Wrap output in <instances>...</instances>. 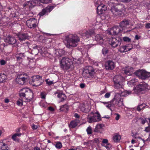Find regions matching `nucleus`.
<instances>
[{
  "mask_svg": "<svg viewBox=\"0 0 150 150\" xmlns=\"http://www.w3.org/2000/svg\"><path fill=\"white\" fill-rule=\"evenodd\" d=\"M65 37L67 41L66 46L67 47L70 48L71 47H76L78 45L80 39L77 35L70 34Z\"/></svg>",
  "mask_w": 150,
  "mask_h": 150,
  "instance_id": "obj_1",
  "label": "nucleus"
},
{
  "mask_svg": "<svg viewBox=\"0 0 150 150\" xmlns=\"http://www.w3.org/2000/svg\"><path fill=\"white\" fill-rule=\"evenodd\" d=\"M61 68L64 71H67L69 69H72L74 67L72 60L67 57H62L60 61Z\"/></svg>",
  "mask_w": 150,
  "mask_h": 150,
  "instance_id": "obj_2",
  "label": "nucleus"
},
{
  "mask_svg": "<svg viewBox=\"0 0 150 150\" xmlns=\"http://www.w3.org/2000/svg\"><path fill=\"white\" fill-rule=\"evenodd\" d=\"M20 96L22 99H24L25 102H30L33 98V93L29 89L23 88L20 90Z\"/></svg>",
  "mask_w": 150,
  "mask_h": 150,
  "instance_id": "obj_3",
  "label": "nucleus"
},
{
  "mask_svg": "<svg viewBox=\"0 0 150 150\" xmlns=\"http://www.w3.org/2000/svg\"><path fill=\"white\" fill-rule=\"evenodd\" d=\"M88 122L89 123H92L98 122L101 120L100 115L98 112L93 113L92 112L90 115L87 117Z\"/></svg>",
  "mask_w": 150,
  "mask_h": 150,
  "instance_id": "obj_4",
  "label": "nucleus"
},
{
  "mask_svg": "<svg viewBox=\"0 0 150 150\" xmlns=\"http://www.w3.org/2000/svg\"><path fill=\"white\" fill-rule=\"evenodd\" d=\"M51 1V0H32L28 1L27 4H24V6H28L29 8H32L34 6L38 5L40 2L47 4Z\"/></svg>",
  "mask_w": 150,
  "mask_h": 150,
  "instance_id": "obj_5",
  "label": "nucleus"
},
{
  "mask_svg": "<svg viewBox=\"0 0 150 150\" xmlns=\"http://www.w3.org/2000/svg\"><path fill=\"white\" fill-rule=\"evenodd\" d=\"M30 83L33 86H37L42 85L44 82L42 77L39 75L33 76Z\"/></svg>",
  "mask_w": 150,
  "mask_h": 150,
  "instance_id": "obj_6",
  "label": "nucleus"
},
{
  "mask_svg": "<svg viewBox=\"0 0 150 150\" xmlns=\"http://www.w3.org/2000/svg\"><path fill=\"white\" fill-rule=\"evenodd\" d=\"M134 74L139 78L143 79L150 76V72H147L144 70H137L134 73Z\"/></svg>",
  "mask_w": 150,
  "mask_h": 150,
  "instance_id": "obj_7",
  "label": "nucleus"
},
{
  "mask_svg": "<svg viewBox=\"0 0 150 150\" xmlns=\"http://www.w3.org/2000/svg\"><path fill=\"white\" fill-rule=\"evenodd\" d=\"M123 79V78L120 75H117L114 77L113 80L115 85V86L116 88H119L122 87V82Z\"/></svg>",
  "mask_w": 150,
  "mask_h": 150,
  "instance_id": "obj_8",
  "label": "nucleus"
},
{
  "mask_svg": "<svg viewBox=\"0 0 150 150\" xmlns=\"http://www.w3.org/2000/svg\"><path fill=\"white\" fill-rule=\"evenodd\" d=\"M147 87V85L146 84H140L138 85L133 88L134 91L133 93L134 92L136 94H140L141 93L142 91L145 90Z\"/></svg>",
  "mask_w": 150,
  "mask_h": 150,
  "instance_id": "obj_9",
  "label": "nucleus"
},
{
  "mask_svg": "<svg viewBox=\"0 0 150 150\" xmlns=\"http://www.w3.org/2000/svg\"><path fill=\"white\" fill-rule=\"evenodd\" d=\"M121 41V39L119 37L112 38L110 41V44L112 47L115 48L120 45Z\"/></svg>",
  "mask_w": 150,
  "mask_h": 150,
  "instance_id": "obj_10",
  "label": "nucleus"
},
{
  "mask_svg": "<svg viewBox=\"0 0 150 150\" xmlns=\"http://www.w3.org/2000/svg\"><path fill=\"white\" fill-rule=\"evenodd\" d=\"M112 0L108 2V5L110 7V10L112 13L115 15L117 16L120 14L117 5L115 6L112 1Z\"/></svg>",
  "mask_w": 150,
  "mask_h": 150,
  "instance_id": "obj_11",
  "label": "nucleus"
},
{
  "mask_svg": "<svg viewBox=\"0 0 150 150\" xmlns=\"http://www.w3.org/2000/svg\"><path fill=\"white\" fill-rule=\"evenodd\" d=\"M26 24L30 28H35L37 26L36 20L35 18H30L27 21Z\"/></svg>",
  "mask_w": 150,
  "mask_h": 150,
  "instance_id": "obj_12",
  "label": "nucleus"
},
{
  "mask_svg": "<svg viewBox=\"0 0 150 150\" xmlns=\"http://www.w3.org/2000/svg\"><path fill=\"white\" fill-rule=\"evenodd\" d=\"M94 34V32L93 30H89L86 31H82L80 32L79 34L82 37L88 38L92 35Z\"/></svg>",
  "mask_w": 150,
  "mask_h": 150,
  "instance_id": "obj_13",
  "label": "nucleus"
},
{
  "mask_svg": "<svg viewBox=\"0 0 150 150\" xmlns=\"http://www.w3.org/2000/svg\"><path fill=\"white\" fill-rule=\"evenodd\" d=\"M109 33L110 35H115L118 34L122 31V29L118 26H115L109 30Z\"/></svg>",
  "mask_w": 150,
  "mask_h": 150,
  "instance_id": "obj_14",
  "label": "nucleus"
},
{
  "mask_svg": "<svg viewBox=\"0 0 150 150\" xmlns=\"http://www.w3.org/2000/svg\"><path fill=\"white\" fill-rule=\"evenodd\" d=\"M24 75H18L16 79V81L18 83L23 85L25 81V79H27V76H24Z\"/></svg>",
  "mask_w": 150,
  "mask_h": 150,
  "instance_id": "obj_15",
  "label": "nucleus"
},
{
  "mask_svg": "<svg viewBox=\"0 0 150 150\" xmlns=\"http://www.w3.org/2000/svg\"><path fill=\"white\" fill-rule=\"evenodd\" d=\"M4 40L5 42L10 44H15L16 41V39L10 35H8L7 37L4 38Z\"/></svg>",
  "mask_w": 150,
  "mask_h": 150,
  "instance_id": "obj_16",
  "label": "nucleus"
},
{
  "mask_svg": "<svg viewBox=\"0 0 150 150\" xmlns=\"http://www.w3.org/2000/svg\"><path fill=\"white\" fill-rule=\"evenodd\" d=\"M132 48L133 47L131 45L128 44L121 46L119 50V51L121 52H125L130 50L132 49Z\"/></svg>",
  "mask_w": 150,
  "mask_h": 150,
  "instance_id": "obj_17",
  "label": "nucleus"
},
{
  "mask_svg": "<svg viewBox=\"0 0 150 150\" xmlns=\"http://www.w3.org/2000/svg\"><path fill=\"white\" fill-rule=\"evenodd\" d=\"M129 20L125 19L120 23V27L122 29V31L126 29L129 25Z\"/></svg>",
  "mask_w": 150,
  "mask_h": 150,
  "instance_id": "obj_18",
  "label": "nucleus"
},
{
  "mask_svg": "<svg viewBox=\"0 0 150 150\" xmlns=\"http://www.w3.org/2000/svg\"><path fill=\"white\" fill-rule=\"evenodd\" d=\"M53 6H47L45 8L43 9L42 11L39 13V15L40 16H43L44 15L48 13H50L54 8Z\"/></svg>",
  "mask_w": 150,
  "mask_h": 150,
  "instance_id": "obj_19",
  "label": "nucleus"
},
{
  "mask_svg": "<svg viewBox=\"0 0 150 150\" xmlns=\"http://www.w3.org/2000/svg\"><path fill=\"white\" fill-rule=\"evenodd\" d=\"M115 67V64L114 62L111 60L107 61L105 64V67L108 70H112Z\"/></svg>",
  "mask_w": 150,
  "mask_h": 150,
  "instance_id": "obj_20",
  "label": "nucleus"
},
{
  "mask_svg": "<svg viewBox=\"0 0 150 150\" xmlns=\"http://www.w3.org/2000/svg\"><path fill=\"white\" fill-rule=\"evenodd\" d=\"M94 74V71L93 69L91 70L90 71L89 70H86L83 71V77L87 78L90 76L92 77Z\"/></svg>",
  "mask_w": 150,
  "mask_h": 150,
  "instance_id": "obj_21",
  "label": "nucleus"
},
{
  "mask_svg": "<svg viewBox=\"0 0 150 150\" xmlns=\"http://www.w3.org/2000/svg\"><path fill=\"white\" fill-rule=\"evenodd\" d=\"M28 42H26L25 44H27V45L25 47L24 45L18 47L17 48V53H21L25 54V53L26 51V49L28 48Z\"/></svg>",
  "mask_w": 150,
  "mask_h": 150,
  "instance_id": "obj_22",
  "label": "nucleus"
},
{
  "mask_svg": "<svg viewBox=\"0 0 150 150\" xmlns=\"http://www.w3.org/2000/svg\"><path fill=\"white\" fill-rule=\"evenodd\" d=\"M134 71V70L133 67L129 66L126 67L124 70V73L128 75H132Z\"/></svg>",
  "mask_w": 150,
  "mask_h": 150,
  "instance_id": "obj_23",
  "label": "nucleus"
},
{
  "mask_svg": "<svg viewBox=\"0 0 150 150\" xmlns=\"http://www.w3.org/2000/svg\"><path fill=\"white\" fill-rule=\"evenodd\" d=\"M20 41L28 39V36L27 33H21L17 35Z\"/></svg>",
  "mask_w": 150,
  "mask_h": 150,
  "instance_id": "obj_24",
  "label": "nucleus"
},
{
  "mask_svg": "<svg viewBox=\"0 0 150 150\" xmlns=\"http://www.w3.org/2000/svg\"><path fill=\"white\" fill-rule=\"evenodd\" d=\"M106 9V6L103 4H100L97 7V12L99 14H101L102 12L105 11Z\"/></svg>",
  "mask_w": 150,
  "mask_h": 150,
  "instance_id": "obj_25",
  "label": "nucleus"
},
{
  "mask_svg": "<svg viewBox=\"0 0 150 150\" xmlns=\"http://www.w3.org/2000/svg\"><path fill=\"white\" fill-rule=\"evenodd\" d=\"M95 38L96 40L101 45L103 44V36L102 35L97 34L95 36Z\"/></svg>",
  "mask_w": 150,
  "mask_h": 150,
  "instance_id": "obj_26",
  "label": "nucleus"
},
{
  "mask_svg": "<svg viewBox=\"0 0 150 150\" xmlns=\"http://www.w3.org/2000/svg\"><path fill=\"white\" fill-rule=\"evenodd\" d=\"M0 150H10L7 145L2 141L0 142Z\"/></svg>",
  "mask_w": 150,
  "mask_h": 150,
  "instance_id": "obj_27",
  "label": "nucleus"
},
{
  "mask_svg": "<svg viewBox=\"0 0 150 150\" xmlns=\"http://www.w3.org/2000/svg\"><path fill=\"white\" fill-rule=\"evenodd\" d=\"M118 11L119 14L124 11H125V8L124 7L123 4H120L117 5Z\"/></svg>",
  "mask_w": 150,
  "mask_h": 150,
  "instance_id": "obj_28",
  "label": "nucleus"
},
{
  "mask_svg": "<svg viewBox=\"0 0 150 150\" xmlns=\"http://www.w3.org/2000/svg\"><path fill=\"white\" fill-rule=\"evenodd\" d=\"M57 97L59 98H60V102H62L65 100L67 97L65 94L62 93H59L58 94Z\"/></svg>",
  "mask_w": 150,
  "mask_h": 150,
  "instance_id": "obj_29",
  "label": "nucleus"
},
{
  "mask_svg": "<svg viewBox=\"0 0 150 150\" xmlns=\"http://www.w3.org/2000/svg\"><path fill=\"white\" fill-rule=\"evenodd\" d=\"M25 57V54L17 53L16 57L18 61H21Z\"/></svg>",
  "mask_w": 150,
  "mask_h": 150,
  "instance_id": "obj_30",
  "label": "nucleus"
},
{
  "mask_svg": "<svg viewBox=\"0 0 150 150\" xmlns=\"http://www.w3.org/2000/svg\"><path fill=\"white\" fill-rule=\"evenodd\" d=\"M60 110L61 111L67 112L69 110V107L67 104H65L60 106Z\"/></svg>",
  "mask_w": 150,
  "mask_h": 150,
  "instance_id": "obj_31",
  "label": "nucleus"
},
{
  "mask_svg": "<svg viewBox=\"0 0 150 150\" xmlns=\"http://www.w3.org/2000/svg\"><path fill=\"white\" fill-rule=\"evenodd\" d=\"M103 126V125L101 124H97L94 130V132H96L100 131V130L102 128Z\"/></svg>",
  "mask_w": 150,
  "mask_h": 150,
  "instance_id": "obj_32",
  "label": "nucleus"
},
{
  "mask_svg": "<svg viewBox=\"0 0 150 150\" xmlns=\"http://www.w3.org/2000/svg\"><path fill=\"white\" fill-rule=\"evenodd\" d=\"M146 106V105L144 103L141 104L140 105H139L137 106V108H136V109L138 111H139L145 108Z\"/></svg>",
  "mask_w": 150,
  "mask_h": 150,
  "instance_id": "obj_33",
  "label": "nucleus"
},
{
  "mask_svg": "<svg viewBox=\"0 0 150 150\" xmlns=\"http://www.w3.org/2000/svg\"><path fill=\"white\" fill-rule=\"evenodd\" d=\"M78 125L77 122L76 121H72L70 122L69 127L72 128H74Z\"/></svg>",
  "mask_w": 150,
  "mask_h": 150,
  "instance_id": "obj_34",
  "label": "nucleus"
},
{
  "mask_svg": "<svg viewBox=\"0 0 150 150\" xmlns=\"http://www.w3.org/2000/svg\"><path fill=\"white\" fill-rule=\"evenodd\" d=\"M121 139L120 136L119 134H116L113 137V139L114 142H117Z\"/></svg>",
  "mask_w": 150,
  "mask_h": 150,
  "instance_id": "obj_35",
  "label": "nucleus"
},
{
  "mask_svg": "<svg viewBox=\"0 0 150 150\" xmlns=\"http://www.w3.org/2000/svg\"><path fill=\"white\" fill-rule=\"evenodd\" d=\"M64 52L62 50H59L56 51L55 54L59 57H61L64 53Z\"/></svg>",
  "mask_w": 150,
  "mask_h": 150,
  "instance_id": "obj_36",
  "label": "nucleus"
},
{
  "mask_svg": "<svg viewBox=\"0 0 150 150\" xmlns=\"http://www.w3.org/2000/svg\"><path fill=\"white\" fill-rule=\"evenodd\" d=\"M133 93H134L132 92V91H126L122 92V94L123 96H128L129 94H132Z\"/></svg>",
  "mask_w": 150,
  "mask_h": 150,
  "instance_id": "obj_37",
  "label": "nucleus"
},
{
  "mask_svg": "<svg viewBox=\"0 0 150 150\" xmlns=\"http://www.w3.org/2000/svg\"><path fill=\"white\" fill-rule=\"evenodd\" d=\"M119 102V100H118L116 99L115 98H113L110 102V103H112L113 106L116 104H118Z\"/></svg>",
  "mask_w": 150,
  "mask_h": 150,
  "instance_id": "obj_38",
  "label": "nucleus"
},
{
  "mask_svg": "<svg viewBox=\"0 0 150 150\" xmlns=\"http://www.w3.org/2000/svg\"><path fill=\"white\" fill-rule=\"evenodd\" d=\"M19 99L17 101V104L18 105L21 106L23 105V100L24 99Z\"/></svg>",
  "mask_w": 150,
  "mask_h": 150,
  "instance_id": "obj_39",
  "label": "nucleus"
},
{
  "mask_svg": "<svg viewBox=\"0 0 150 150\" xmlns=\"http://www.w3.org/2000/svg\"><path fill=\"white\" fill-rule=\"evenodd\" d=\"M55 146L57 149H60L62 147V144L60 142H57L55 144Z\"/></svg>",
  "mask_w": 150,
  "mask_h": 150,
  "instance_id": "obj_40",
  "label": "nucleus"
},
{
  "mask_svg": "<svg viewBox=\"0 0 150 150\" xmlns=\"http://www.w3.org/2000/svg\"><path fill=\"white\" fill-rule=\"evenodd\" d=\"M86 131L88 134H90L92 133V130L90 126L88 127L86 129Z\"/></svg>",
  "mask_w": 150,
  "mask_h": 150,
  "instance_id": "obj_41",
  "label": "nucleus"
},
{
  "mask_svg": "<svg viewBox=\"0 0 150 150\" xmlns=\"http://www.w3.org/2000/svg\"><path fill=\"white\" fill-rule=\"evenodd\" d=\"M102 54L104 55H105V54H107L108 52V50L106 48H103L102 49Z\"/></svg>",
  "mask_w": 150,
  "mask_h": 150,
  "instance_id": "obj_42",
  "label": "nucleus"
},
{
  "mask_svg": "<svg viewBox=\"0 0 150 150\" xmlns=\"http://www.w3.org/2000/svg\"><path fill=\"white\" fill-rule=\"evenodd\" d=\"M103 146H104L105 147L106 149L108 150L111 147V145L110 143H108L105 146L104 144L101 145Z\"/></svg>",
  "mask_w": 150,
  "mask_h": 150,
  "instance_id": "obj_43",
  "label": "nucleus"
},
{
  "mask_svg": "<svg viewBox=\"0 0 150 150\" xmlns=\"http://www.w3.org/2000/svg\"><path fill=\"white\" fill-rule=\"evenodd\" d=\"M124 41L126 42H130L131 41V39L127 37H124L123 38Z\"/></svg>",
  "mask_w": 150,
  "mask_h": 150,
  "instance_id": "obj_44",
  "label": "nucleus"
},
{
  "mask_svg": "<svg viewBox=\"0 0 150 150\" xmlns=\"http://www.w3.org/2000/svg\"><path fill=\"white\" fill-rule=\"evenodd\" d=\"M45 81L46 82V83L48 85H50L54 83V82H53L52 81H49V79H47L45 80Z\"/></svg>",
  "mask_w": 150,
  "mask_h": 150,
  "instance_id": "obj_45",
  "label": "nucleus"
},
{
  "mask_svg": "<svg viewBox=\"0 0 150 150\" xmlns=\"http://www.w3.org/2000/svg\"><path fill=\"white\" fill-rule=\"evenodd\" d=\"M46 93L45 92H42L41 93V98L42 99H45Z\"/></svg>",
  "mask_w": 150,
  "mask_h": 150,
  "instance_id": "obj_46",
  "label": "nucleus"
},
{
  "mask_svg": "<svg viewBox=\"0 0 150 150\" xmlns=\"http://www.w3.org/2000/svg\"><path fill=\"white\" fill-rule=\"evenodd\" d=\"M6 63V62L4 60H1L0 61V64L1 65H4Z\"/></svg>",
  "mask_w": 150,
  "mask_h": 150,
  "instance_id": "obj_47",
  "label": "nucleus"
},
{
  "mask_svg": "<svg viewBox=\"0 0 150 150\" xmlns=\"http://www.w3.org/2000/svg\"><path fill=\"white\" fill-rule=\"evenodd\" d=\"M147 118H145L144 119H142L141 120V123L143 124H144L146 122H148Z\"/></svg>",
  "mask_w": 150,
  "mask_h": 150,
  "instance_id": "obj_48",
  "label": "nucleus"
},
{
  "mask_svg": "<svg viewBox=\"0 0 150 150\" xmlns=\"http://www.w3.org/2000/svg\"><path fill=\"white\" fill-rule=\"evenodd\" d=\"M32 129L33 130L36 129H37L38 126L37 125L33 124L31 126Z\"/></svg>",
  "mask_w": 150,
  "mask_h": 150,
  "instance_id": "obj_49",
  "label": "nucleus"
},
{
  "mask_svg": "<svg viewBox=\"0 0 150 150\" xmlns=\"http://www.w3.org/2000/svg\"><path fill=\"white\" fill-rule=\"evenodd\" d=\"M110 93H107L105 95V97L106 98H108L110 96Z\"/></svg>",
  "mask_w": 150,
  "mask_h": 150,
  "instance_id": "obj_50",
  "label": "nucleus"
},
{
  "mask_svg": "<svg viewBox=\"0 0 150 150\" xmlns=\"http://www.w3.org/2000/svg\"><path fill=\"white\" fill-rule=\"evenodd\" d=\"M93 142H94L97 144L99 143V140L98 139L95 138L93 140Z\"/></svg>",
  "mask_w": 150,
  "mask_h": 150,
  "instance_id": "obj_51",
  "label": "nucleus"
},
{
  "mask_svg": "<svg viewBox=\"0 0 150 150\" xmlns=\"http://www.w3.org/2000/svg\"><path fill=\"white\" fill-rule=\"evenodd\" d=\"M118 0H116L117 1H118ZM131 0H121V1L124 3H127L130 1Z\"/></svg>",
  "mask_w": 150,
  "mask_h": 150,
  "instance_id": "obj_52",
  "label": "nucleus"
},
{
  "mask_svg": "<svg viewBox=\"0 0 150 150\" xmlns=\"http://www.w3.org/2000/svg\"><path fill=\"white\" fill-rule=\"evenodd\" d=\"M95 4L96 5H98L100 2L99 0H93Z\"/></svg>",
  "mask_w": 150,
  "mask_h": 150,
  "instance_id": "obj_53",
  "label": "nucleus"
},
{
  "mask_svg": "<svg viewBox=\"0 0 150 150\" xmlns=\"http://www.w3.org/2000/svg\"><path fill=\"white\" fill-rule=\"evenodd\" d=\"M102 142L103 144H108V140L107 139H103Z\"/></svg>",
  "mask_w": 150,
  "mask_h": 150,
  "instance_id": "obj_54",
  "label": "nucleus"
},
{
  "mask_svg": "<svg viewBox=\"0 0 150 150\" xmlns=\"http://www.w3.org/2000/svg\"><path fill=\"white\" fill-rule=\"evenodd\" d=\"M146 132H148L150 131V127H146L145 130Z\"/></svg>",
  "mask_w": 150,
  "mask_h": 150,
  "instance_id": "obj_55",
  "label": "nucleus"
},
{
  "mask_svg": "<svg viewBox=\"0 0 150 150\" xmlns=\"http://www.w3.org/2000/svg\"><path fill=\"white\" fill-rule=\"evenodd\" d=\"M21 135V133H15L13 135V137H15L16 136L19 137Z\"/></svg>",
  "mask_w": 150,
  "mask_h": 150,
  "instance_id": "obj_56",
  "label": "nucleus"
},
{
  "mask_svg": "<svg viewBox=\"0 0 150 150\" xmlns=\"http://www.w3.org/2000/svg\"><path fill=\"white\" fill-rule=\"evenodd\" d=\"M80 86L81 88H83L85 87V84L83 83H81L80 84Z\"/></svg>",
  "mask_w": 150,
  "mask_h": 150,
  "instance_id": "obj_57",
  "label": "nucleus"
},
{
  "mask_svg": "<svg viewBox=\"0 0 150 150\" xmlns=\"http://www.w3.org/2000/svg\"><path fill=\"white\" fill-rule=\"evenodd\" d=\"M12 138L14 141H18V139L17 137L16 136L15 137H13V135L12 136Z\"/></svg>",
  "mask_w": 150,
  "mask_h": 150,
  "instance_id": "obj_58",
  "label": "nucleus"
},
{
  "mask_svg": "<svg viewBox=\"0 0 150 150\" xmlns=\"http://www.w3.org/2000/svg\"><path fill=\"white\" fill-rule=\"evenodd\" d=\"M146 27L147 28H150V23H147L146 25Z\"/></svg>",
  "mask_w": 150,
  "mask_h": 150,
  "instance_id": "obj_59",
  "label": "nucleus"
},
{
  "mask_svg": "<svg viewBox=\"0 0 150 150\" xmlns=\"http://www.w3.org/2000/svg\"><path fill=\"white\" fill-rule=\"evenodd\" d=\"M116 116L115 117V119L116 120H118L120 118V115L118 114H116Z\"/></svg>",
  "mask_w": 150,
  "mask_h": 150,
  "instance_id": "obj_60",
  "label": "nucleus"
},
{
  "mask_svg": "<svg viewBox=\"0 0 150 150\" xmlns=\"http://www.w3.org/2000/svg\"><path fill=\"white\" fill-rule=\"evenodd\" d=\"M140 38V37L138 35H137L135 36V39L137 40H138Z\"/></svg>",
  "mask_w": 150,
  "mask_h": 150,
  "instance_id": "obj_61",
  "label": "nucleus"
},
{
  "mask_svg": "<svg viewBox=\"0 0 150 150\" xmlns=\"http://www.w3.org/2000/svg\"><path fill=\"white\" fill-rule=\"evenodd\" d=\"M74 116L76 118H79L80 117L79 115L77 113H75Z\"/></svg>",
  "mask_w": 150,
  "mask_h": 150,
  "instance_id": "obj_62",
  "label": "nucleus"
},
{
  "mask_svg": "<svg viewBox=\"0 0 150 150\" xmlns=\"http://www.w3.org/2000/svg\"><path fill=\"white\" fill-rule=\"evenodd\" d=\"M49 110L51 111H53L54 110V108L51 107H49L48 108Z\"/></svg>",
  "mask_w": 150,
  "mask_h": 150,
  "instance_id": "obj_63",
  "label": "nucleus"
},
{
  "mask_svg": "<svg viewBox=\"0 0 150 150\" xmlns=\"http://www.w3.org/2000/svg\"><path fill=\"white\" fill-rule=\"evenodd\" d=\"M112 105V104H108V105H106V106L108 108H110V107H111Z\"/></svg>",
  "mask_w": 150,
  "mask_h": 150,
  "instance_id": "obj_64",
  "label": "nucleus"
}]
</instances>
